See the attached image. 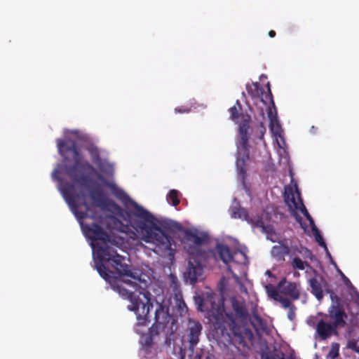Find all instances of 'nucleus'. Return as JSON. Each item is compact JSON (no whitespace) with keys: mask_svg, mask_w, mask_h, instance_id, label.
Returning a JSON list of instances; mask_svg holds the SVG:
<instances>
[{"mask_svg":"<svg viewBox=\"0 0 359 359\" xmlns=\"http://www.w3.org/2000/svg\"><path fill=\"white\" fill-rule=\"evenodd\" d=\"M284 201L290 211L292 212V215L296 217V219L299 222L301 223L302 218L297 215L296 210H300L301 212L304 215V217L309 222L312 227V230L316 229V226L315 225L314 221L303 203L300 192L296 184H294V189L290 186H286L285 187Z\"/></svg>","mask_w":359,"mask_h":359,"instance_id":"obj_14","label":"nucleus"},{"mask_svg":"<svg viewBox=\"0 0 359 359\" xmlns=\"http://www.w3.org/2000/svg\"><path fill=\"white\" fill-rule=\"evenodd\" d=\"M284 201L290 211L292 212V215L296 217V219L299 222L301 223L302 218L297 215L296 210H300L301 212L304 215V217L309 222L312 227V230L316 229V226L315 225L314 221L303 203L300 192L296 184H294V189L290 186H286L285 187Z\"/></svg>","mask_w":359,"mask_h":359,"instance_id":"obj_12","label":"nucleus"},{"mask_svg":"<svg viewBox=\"0 0 359 359\" xmlns=\"http://www.w3.org/2000/svg\"><path fill=\"white\" fill-rule=\"evenodd\" d=\"M144 302H147L148 307V318L149 321L145 325L150 323L151 319L149 313L151 310L154 311V323L151 327V332L152 334H163L164 337V343L170 346L171 342L175 339V332L177 329L176 320L175 317L169 313V306L163 301L158 302L150 297L143 294Z\"/></svg>","mask_w":359,"mask_h":359,"instance_id":"obj_4","label":"nucleus"},{"mask_svg":"<svg viewBox=\"0 0 359 359\" xmlns=\"http://www.w3.org/2000/svg\"><path fill=\"white\" fill-rule=\"evenodd\" d=\"M252 317L258 324L260 325L262 323V318L257 313L254 312L252 314Z\"/></svg>","mask_w":359,"mask_h":359,"instance_id":"obj_39","label":"nucleus"},{"mask_svg":"<svg viewBox=\"0 0 359 359\" xmlns=\"http://www.w3.org/2000/svg\"><path fill=\"white\" fill-rule=\"evenodd\" d=\"M278 302H280L282 306L285 309H290L292 306H294V304H292L290 299L282 296L280 297Z\"/></svg>","mask_w":359,"mask_h":359,"instance_id":"obj_35","label":"nucleus"},{"mask_svg":"<svg viewBox=\"0 0 359 359\" xmlns=\"http://www.w3.org/2000/svg\"><path fill=\"white\" fill-rule=\"evenodd\" d=\"M348 347L353 349V350H355V351H358L357 350V344L355 341H349L348 342Z\"/></svg>","mask_w":359,"mask_h":359,"instance_id":"obj_40","label":"nucleus"},{"mask_svg":"<svg viewBox=\"0 0 359 359\" xmlns=\"http://www.w3.org/2000/svg\"><path fill=\"white\" fill-rule=\"evenodd\" d=\"M211 259L203 258L202 256L189 255L187 266L183 274L185 281L191 285H195L201 280L205 265Z\"/></svg>","mask_w":359,"mask_h":359,"instance_id":"obj_15","label":"nucleus"},{"mask_svg":"<svg viewBox=\"0 0 359 359\" xmlns=\"http://www.w3.org/2000/svg\"><path fill=\"white\" fill-rule=\"evenodd\" d=\"M309 283L311 288V293L318 300H321L323 297V290L321 283L316 278H310Z\"/></svg>","mask_w":359,"mask_h":359,"instance_id":"obj_24","label":"nucleus"},{"mask_svg":"<svg viewBox=\"0 0 359 359\" xmlns=\"http://www.w3.org/2000/svg\"><path fill=\"white\" fill-rule=\"evenodd\" d=\"M188 331L189 349L194 351L199 341V337L202 331V325L198 321L189 320Z\"/></svg>","mask_w":359,"mask_h":359,"instance_id":"obj_21","label":"nucleus"},{"mask_svg":"<svg viewBox=\"0 0 359 359\" xmlns=\"http://www.w3.org/2000/svg\"><path fill=\"white\" fill-rule=\"evenodd\" d=\"M344 278L346 279V280H345V282H350V281H349V279H348V278H347L346 276H344Z\"/></svg>","mask_w":359,"mask_h":359,"instance_id":"obj_48","label":"nucleus"},{"mask_svg":"<svg viewBox=\"0 0 359 359\" xmlns=\"http://www.w3.org/2000/svg\"><path fill=\"white\" fill-rule=\"evenodd\" d=\"M344 278L346 279V280H345V282H350V281H349V279H348V278H347L346 276H344Z\"/></svg>","mask_w":359,"mask_h":359,"instance_id":"obj_49","label":"nucleus"},{"mask_svg":"<svg viewBox=\"0 0 359 359\" xmlns=\"http://www.w3.org/2000/svg\"><path fill=\"white\" fill-rule=\"evenodd\" d=\"M247 90L252 97L260 98V101L267 107L270 128L275 135H280L281 127L278 121L277 111L269 83H267V93L264 92V88L258 82L253 83L250 86H248Z\"/></svg>","mask_w":359,"mask_h":359,"instance_id":"obj_8","label":"nucleus"},{"mask_svg":"<svg viewBox=\"0 0 359 359\" xmlns=\"http://www.w3.org/2000/svg\"><path fill=\"white\" fill-rule=\"evenodd\" d=\"M158 334H152L151 332V327L149 328V334L143 338L142 347H146L147 349H151L154 344V337Z\"/></svg>","mask_w":359,"mask_h":359,"instance_id":"obj_29","label":"nucleus"},{"mask_svg":"<svg viewBox=\"0 0 359 359\" xmlns=\"http://www.w3.org/2000/svg\"><path fill=\"white\" fill-rule=\"evenodd\" d=\"M231 302L236 317L243 323L247 322L249 320L250 316L244 301L232 298Z\"/></svg>","mask_w":359,"mask_h":359,"instance_id":"obj_23","label":"nucleus"},{"mask_svg":"<svg viewBox=\"0 0 359 359\" xmlns=\"http://www.w3.org/2000/svg\"><path fill=\"white\" fill-rule=\"evenodd\" d=\"M111 205L115 209V210H120V207L116 204L114 202H111L110 203Z\"/></svg>","mask_w":359,"mask_h":359,"instance_id":"obj_42","label":"nucleus"},{"mask_svg":"<svg viewBox=\"0 0 359 359\" xmlns=\"http://www.w3.org/2000/svg\"><path fill=\"white\" fill-rule=\"evenodd\" d=\"M295 311H296L295 306H292V307L288 309L287 318H288L289 320H293L294 319V318H295Z\"/></svg>","mask_w":359,"mask_h":359,"instance_id":"obj_36","label":"nucleus"},{"mask_svg":"<svg viewBox=\"0 0 359 359\" xmlns=\"http://www.w3.org/2000/svg\"><path fill=\"white\" fill-rule=\"evenodd\" d=\"M265 274H266V276H268L269 277H272V276H273L272 273H271L269 270H267V271H266Z\"/></svg>","mask_w":359,"mask_h":359,"instance_id":"obj_47","label":"nucleus"},{"mask_svg":"<svg viewBox=\"0 0 359 359\" xmlns=\"http://www.w3.org/2000/svg\"><path fill=\"white\" fill-rule=\"evenodd\" d=\"M191 111L190 107H176L175 109V113H189Z\"/></svg>","mask_w":359,"mask_h":359,"instance_id":"obj_38","label":"nucleus"},{"mask_svg":"<svg viewBox=\"0 0 359 359\" xmlns=\"http://www.w3.org/2000/svg\"><path fill=\"white\" fill-rule=\"evenodd\" d=\"M281 294L290 297L297 300L300 297V293L297 287V284L293 282H287L285 278L282 279L277 285Z\"/></svg>","mask_w":359,"mask_h":359,"instance_id":"obj_22","label":"nucleus"},{"mask_svg":"<svg viewBox=\"0 0 359 359\" xmlns=\"http://www.w3.org/2000/svg\"><path fill=\"white\" fill-rule=\"evenodd\" d=\"M86 149L89 153L92 162L98 167L101 168V164L102 162L98 148L93 144H90L86 147Z\"/></svg>","mask_w":359,"mask_h":359,"instance_id":"obj_26","label":"nucleus"},{"mask_svg":"<svg viewBox=\"0 0 359 359\" xmlns=\"http://www.w3.org/2000/svg\"><path fill=\"white\" fill-rule=\"evenodd\" d=\"M292 266L294 269L304 270L306 266H309L306 262H303L299 257H295L292 261Z\"/></svg>","mask_w":359,"mask_h":359,"instance_id":"obj_30","label":"nucleus"},{"mask_svg":"<svg viewBox=\"0 0 359 359\" xmlns=\"http://www.w3.org/2000/svg\"><path fill=\"white\" fill-rule=\"evenodd\" d=\"M327 319L320 320L316 327V332L320 340H327L332 335L337 336L339 334L338 328H337L331 322L326 320Z\"/></svg>","mask_w":359,"mask_h":359,"instance_id":"obj_19","label":"nucleus"},{"mask_svg":"<svg viewBox=\"0 0 359 359\" xmlns=\"http://www.w3.org/2000/svg\"><path fill=\"white\" fill-rule=\"evenodd\" d=\"M267 292L269 296L272 298L275 301H278V299L280 298L281 295L280 294L279 292L277 291L273 287L269 288V287H266Z\"/></svg>","mask_w":359,"mask_h":359,"instance_id":"obj_34","label":"nucleus"},{"mask_svg":"<svg viewBox=\"0 0 359 359\" xmlns=\"http://www.w3.org/2000/svg\"><path fill=\"white\" fill-rule=\"evenodd\" d=\"M284 201L290 211L292 212V215L296 217V219L299 222L301 223L302 218L297 215L296 210H300L301 212L304 215V217L309 222L312 227V230L316 229V226L315 225L314 221L303 203L300 192L296 184H294V189L290 186H286L285 187Z\"/></svg>","mask_w":359,"mask_h":359,"instance_id":"obj_13","label":"nucleus"},{"mask_svg":"<svg viewBox=\"0 0 359 359\" xmlns=\"http://www.w3.org/2000/svg\"><path fill=\"white\" fill-rule=\"evenodd\" d=\"M75 186L73 183L69 182H62L60 183V191L66 202L72 207L74 214L79 220H83L88 217V212L90 211V207L84 199V195L82 194L83 201L81 204H77V201L81 198L79 194L74 192Z\"/></svg>","mask_w":359,"mask_h":359,"instance_id":"obj_10","label":"nucleus"},{"mask_svg":"<svg viewBox=\"0 0 359 359\" xmlns=\"http://www.w3.org/2000/svg\"><path fill=\"white\" fill-rule=\"evenodd\" d=\"M242 105L238 100H236L235 105L230 107V119L233 121H238L241 117V121L239 123V133L241 140L238 145L236 168L238 176L242 180H245L247 176L246 163L250 160V151L248 146V130L251 117L248 114H244L241 112Z\"/></svg>","mask_w":359,"mask_h":359,"instance_id":"obj_6","label":"nucleus"},{"mask_svg":"<svg viewBox=\"0 0 359 359\" xmlns=\"http://www.w3.org/2000/svg\"><path fill=\"white\" fill-rule=\"evenodd\" d=\"M140 280H135L131 278H124L121 281L117 282L114 285V290L123 299L130 301V304L128 306L129 310L135 313L137 316V325L145 326L149 321L148 318V307L147 302H144L143 294L147 297L150 295L149 292H142L138 289V283Z\"/></svg>","mask_w":359,"mask_h":359,"instance_id":"obj_5","label":"nucleus"},{"mask_svg":"<svg viewBox=\"0 0 359 359\" xmlns=\"http://www.w3.org/2000/svg\"><path fill=\"white\" fill-rule=\"evenodd\" d=\"M233 217L234 218H239L245 220L250 224L252 227L262 228L264 232L269 233V231H266L267 227L264 226L262 219L259 217L255 218L250 217L246 209L243 208H234L233 210Z\"/></svg>","mask_w":359,"mask_h":359,"instance_id":"obj_20","label":"nucleus"},{"mask_svg":"<svg viewBox=\"0 0 359 359\" xmlns=\"http://www.w3.org/2000/svg\"><path fill=\"white\" fill-rule=\"evenodd\" d=\"M111 189L114 196L128 208L126 215L128 224L121 223L120 231L129 238L140 239L154 245V252L161 255L174 257L175 243L174 240L155 223V217L147 210L140 205L121 189L115 184Z\"/></svg>","mask_w":359,"mask_h":359,"instance_id":"obj_1","label":"nucleus"},{"mask_svg":"<svg viewBox=\"0 0 359 359\" xmlns=\"http://www.w3.org/2000/svg\"><path fill=\"white\" fill-rule=\"evenodd\" d=\"M290 253V249L287 245H275L271 249V255L277 260H285V257Z\"/></svg>","mask_w":359,"mask_h":359,"instance_id":"obj_25","label":"nucleus"},{"mask_svg":"<svg viewBox=\"0 0 359 359\" xmlns=\"http://www.w3.org/2000/svg\"><path fill=\"white\" fill-rule=\"evenodd\" d=\"M339 344L334 343L332 345V347L326 356V359H335L339 355Z\"/></svg>","mask_w":359,"mask_h":359,"instance_id":"obj_31","label":"nucleus"},{"mask_svg":"<svg viewBox=\"0 0 359 359\" xmlns=\"http://www.w3.org/2000/svg\"><path fill=\"white\" fill-rule=\"evenodd\" d=\"M185 248L189 255H196L203 258L216 259L215 252L212 249H205L203 245L209 241L208 235L205 233H198L191 230L184 232Z\"/></svg>","mask_w":359,"mask_h":359,"instance_id":"obj_9","label":"nucleus"},{"mask_svg":"<svg viewBox=\"0 0 359 359\" xmlns=\"http://www.w3.org/2000/svg\"><path fill=\"white\" fill-rule=\"evenodd\" d=\"M83 231L86 236L92 241L91 245L93 250L94 257H95V251L97 250L95 245L109 246L108 243L110 241V236L100 225L97 224L86 225L83 226Z\"/></svg>","mask_w":359,"mask_h":359,"instance_id":"obj_16","label":"nucleus"},{"mask_svg":"<svg viewBox=\"0 0 359 359\" xmlns=\"http://www.w3.org/2000/svg\"><path fill=\"white\" fill-rule=\"evenodd\" d=\"M215 329L216 334L228 342L236 339L241 344L246 341H252L254 339L251 330L244 324L238 325L232 315L227 314L226 320L217 322Z\"/></svg>","mask_w":359,"mask_h":359,"instance_id":"obj_7","label":"nucleus"},{"mask_svg":"<svg viewBox=\"0 0 359 359\" xmlns=\"http://www.w3.org/2000/svg\"><path fill=\"white\" fill-rule=\"evenodd\" d=\"M284 201L290 211L292 212V215L296 217V219L299 222L301 223L302 218L297 215L296 210H300L301 212L304 215V217L309 222L312 227V230L316 229V226L315 225L314 221L303 203L300 192L296 184H294V189L290 186H286L285 187Z\"/></svg>","mask_w":359,"mask_h":359,"instance_id":"obj_11","label":"nucleus"},{"mask_svg":"<svg viewBox=\"0 0 359 359\" xmlns=\"http://www.w3.org/2000/svg\"><path fill=\"white\" fill-rule=\"evenodd\" d=\"M146 354H149L151 352V349H147L146 347H142Z\"/></svg>","mask_w":359,"mask_h":359,"instance_id":"obj_46","label":"nucleus"},{"mask_svg":"<svg viewBox=\"0 0 359 359\" xmlns=\"http://www.w3.org/2000/svg\"><path fill=\"white\" fill-rule=\"evenodd\" d=\"M95 264L100 276L104 280L111 278L112 271L109 270L105 263L109 262L119 276L130 278L135 280H140V273L137 270H132L130 266L125 263V257L118 255L112 247L95 245Z\"/></svg>","mask_w":359,"mask_h":359,"instance_id":"obj_3","label":"nucleus"},{"mask_svg":"<svg viewBox=\"0 0 359 359\" xmlns=\"http://www.w3.org/2000/svg\"><path fill=\"white\" fill-rule=\"evenodd\" d=\"M330 298L332 299V304L341 305V299L337 294H335L333 292H331Z\"/></svg>","mask_w":359,"mask_h":359,"instance_id":"obj_37","label":"nucleus"},{"mask_svg":"<svg viewBox=\"0 0 359 359\" xmlns=\"http://www.w3.org/2000/svg\"><path fill=\"white\" fill-rule=\"evenodd\" d=\"M264 359H278V355L276 354H266V355L264 357Z\"/></svg>","mask_w":359,"mask_h":359,"instance_id":"obj_41","label":"nucleus"},{"mask_svg":"<svg viewBox=\"0 0 359 359\" xmlns=\"http://www.w3.org/2000/svg\"><path fill=\"white\" fill-rule=\"evenodd\" d=\"M179 195L180 192L177 190L171 189L167 195V200L170 201V203L172 206L176 207L180 203Z\"/></svg>","mask_w":359,"mask_h":359,"instance_id":"obj_28","label":"nucleus"},{"mask_svg":"<svg viewBox=\"0 0 359 359\" xmlns=\"http://www.w3.org/2000/svg\"><path fill=\"white\" fill-rule=\"evenodd\" d=\"M90 197L97 206L102 207L105 204V199L103 193L99 190H92L90 191Z\"/></svg>","mask_w":359,"mask_h":359,"instance_id":"obj_27","label":"nucleus"},{"mask_svg":"<svg viewBox=\"0 0 359 359\" xmlns=\"http://www.w3.org/2000/svg\"><path fill=\"white\" fill-rule=\"evenodd\" d=\"M56 142L58 152L65 160L68 159L69 153L72 154L74 165L66 166L67 175L80 186L88 187L90 182V175L96 172L95 168L83 159L74 140L57 139Z\"/></svg>","mask_w":359,"mask_h":359,"instance_id":"obj_2","label":"nucleus"},{"mask_svg":"<svg viewBox=\"0 0 359 359\" xmlns=\"http://www.w3.org/2000/svg\"><path fill=\"white\" fill-rule=\"evenodd\" d=\"M317 130H318V128L315 126H311V129H310V132L312 133V134H316L317 133Z\"/></svg>","mask_w":359,"mask_h":359,"instance_id":"obj_43","label":"nucleus"},{"mask_svg":"<svg viewBox=\"0 0 359 359\" xmlns=\"http://www.w3.org/2000/svg\"><path fill=\"white\" fill-rule=\"evenodd\" d=\"M348 316L345 312L343 306L338 304H332L327 311V314L325 316V318H329L337 328H343L346 325V319Z\"/></svg>","mask_w":359,"mask_h":359,"instance_id":"obj_17","label":"nucleus"},{"mask_svg":"<svg viewBox=\"0 0 359 359\" xmlns=\"http://www.w3.org/2000/svg\"><path fill=\"white\" fill-rule=\"evenodd\" d=\"M215 252L216 259H212L214 261L217 260V256L219 259L225 264H228L231 262L234 261V256L239 254L243 259V262L245 263L247 257L241 251L231 252L229 247L223 243H217L215 246V250H213Z\"/></svg>","mask_w":359,"mask_h":359,"instance_id":"obj_18","label":"nucleus"},{"mask_svg":"<svg viewBox=\"0 0 359 359\" xmlns=\"http://www.w3.org/2000/svg\"><path fill=\"white\" fill-rule=\"evenodd\" d=\"M260 116L264 119L265 118V113L264 110L262 108L259 111Z\"/></svg>","mask_w":359,"mask_h":359,"instance_id":"obj_45","label":"nucleus"},{"mask_svg":"<svg viewBox=\"0 0 359 359\" xmlns=\"http://www.w3.org/2000/svg\"><path fill=\"white\" fill-rule=\"evenodd\" d=\"M313 231H314V235H315V238H316V242L318 243V245L320 246L323 247L325 249V250L327 251L326 244H325V241H323V238L322 236L320 235L318 229L316 227V229H314V230H313Z\"/></svg>","mask_w":359,"mask_h":359,"instance_id":"obj_33","label":"nucleus"},{"mask_svg":"<svg viewBox=\"0 0 359 359\" xmlns=\"http://www.w3.org/2000/svg\"><path fill=\"white\" fill-rule=\"evenodd\" d=\"M210 302L211 304V307L213 308L214 302H212L211 299H205L203 298H200L199 302L198 303V308L201 311H205L208 310V307L207 306V303Z\"/></svg>","mask_w":359,"mask_h":359,"instance_id":"obj_32","label":"nucleus"},{"mask_svg":"<svg viewBox=\"0 0 359 359\" xmlns=\"http://www.w3.org/2000/svg\"><path fill=\"white\" fill-rule=\"evenodd\" d=\"M276 32L274 30H270L269 32V36L271 38L274 37L276 36Z\"/></svg>","mask_w":359,"mask_h":359,"instance_id":"obj_44","label":"nucleus"}]
</instances>
